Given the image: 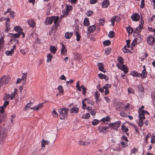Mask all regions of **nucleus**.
<instances>
[{"label": "nucleus", "mask_w": 155, "mask_h": 155, "mask_svg": "<svg viewBox=\"0 0 155 155\" xmlns=\"http://www.w3.org/2000/svg\"><path fill=\"white\" fill-rule=\"evenodd\" d=\"M98 75L100 79H102L104 78H105V77H106V76L103 75V74L100 73Z\"/></svg>", "instance_id": "62"}, {"label": "nucleus", "mask_w": 155, "mask_h": 155, "mask_svg": "<svg viewBox=\"0 0 155 155\" xmlns=\"http://www.w3.org/2000/svg\"><path fill=\"white\" fill-rule=\"evenodd\" d=\"M130 74L132 76L134 77H140V75L139 73H138L136 71H131Z\"/></svg>", "instance_id": "20"}, {"label": "nucleus", "mask_w": 155, "mask_h": 155, "mask_svg": "<svg viewBox=\"0 0 155 155\" xmlns=\"http://www.w3.org/2000/svg\"><path fill=\"white\" fill-rule=\"evenodd\" d=\"M105 23L104 19H101L99 20V24L100 25H103Z\"/></svg>", "instance_id": "45"}, {"label": "nucleus", "mask_w": 155, "mask_h": 155, "mask_svg": "<svg viewBox=\"0 0 155 155\" xmlns=\"http://www.w3.org/2000/svg\"><path fill=\"white\" fill-rule=\"evenodd\" d=\"M121 130L124 132H127L128 131L127 127L123 125L121 126Z\"/></svg>", "instance_id": "38"}, {"label": "nucleus", "mask_w": 155, "mask_h": 155, "mask_svg": "<svg viewBox=\"0 0 155 155\" xmlns=\"http://www.w3.org/2000/svg\"><path fill=\"white\" fill-rule=\"evenodd\" d=\"M99 120L96 119L94 120L92 122V124L94 125H96L99 123Z\"/></svg>", "instance_id": "52"}, {"label": "nucleus", "mask_w": 155, "mask_h": 155, "mask_svg": "<svg viewBox=\"0 0 155 155\" xmlns=\"http://www.w3.org/2000/svg\"><path fill=\"white\" fill-rule=\"evenodd\" d=\"M98 130L100 132H103V133H106L108 130V128L106 126L103 127L101 129H99Z\"/></svg>", "instance_id": "15"}, {"label": "nucleus", "mask_w": 155, "mask_h": 155, "mask_svg": "<svg viewBox=\"0 0 155 155\" xmlns=\"http://www.w3.org/2000/svg\"><path fill=\"white\" fill-rule=\"evenodd\" d=\"M120 115L123 117H127L126 114L123 112H121L120 113Z\"/></svg>", "instance_id": "61"}, {"label": "nucleus", "mask_w": 155, "mask_h": 155, "mask_svg": "<svg viewBox=\"0 0 155 155\" xmlns=\"http://www.w3.org/2000/svg\"><path fill=\"white\" fill-rule=\"evenodd\" d=\"M137 38H135L131 43L130 46L131 50H133V47H134L135 45L137 44Z\"/></svg>", "instance_id": "23"}, {"label": "nucleus", "mask_w": 155, "mask_h": 155, "mask_svg": "<svg viewBox=\"0 0 155 155\" xmlns=\"http://www.w3.org/2000/svg\"><path fill=\"white\" fill-rule=\"evenodd\" d=\"M138 88L139 91L142 93L144 91L143 88L141 85H139L138 86Z\"/></svg>", "instance_id": "39"}, {"label": "nucleus", "mask_w": 155, "mask_h": 155, "mask_svg": "<svg viewBox=\"0 0 155 155\" xmlns=\"http://www.w3.org/2000/svg\"><path fill=\"white\" fill-rule=\"evenodd\" d=\"M84 24L85 26H87L89 25L90 23L89 19L88 18H85L84 21Z\"/></svg>", "instance_id": "29"}, {"label": "nucleus", "mask_w": 155, "mask_h": 155, "mask_svg": "<svg viewBox=\"0 0 155 155\" xmlns=\"http://www.w3.org/2000/svg\"><path fill=\"white\" fill-rule=\"evenodd\" d=\"M130 125L134 127V129L135 130L136 132L139 134V131L138 130L137 127L134 124H130Z\"/></svg>", "instance_id": "43"}, {"label": "nucleus", "mask_w": 155, "mask_h": 155, "mask_svg": "<svg viewBox=\"0 0 155 155\" xmlns=\"http://www.w3.org/2000/svg\"><path fill=\"white\" fill-rule=\"evenodd\" d=\"M117 66L118 68L121 70L123 71L125 74H127L128 71V68L125 65L119 64H117Z\"/></svg>", "instance_id": "7"}, {"label": "nucleus", "mask_w": 155, "mask_h": 155, "mask_svg": "<svg viewBox=\"0 0 155 155\" xmlns=\"http://www.w3.org/2000/svg\"><path fill=\"white\" fill-rule=\"evenodd\" d=\"M96 29V27L94 25H91L88 28V33H91L94 32Z\"/></svg>", "instance_id": "16"}, {"label": "nucleus", "mask_w": 155, "mask_h": 155, "mask_svg": "<svg viewBox=\"0 0 155 155\" xmlns=\"http://www.w3.org/2000/svg\"><path fill=\"white\" fill-rule=\"evenodd\" d=\"M99 70L103 72H105V71H103L104 68L103 64L102 63H99L98 64Z\"/></svg>", "instance_id": "25"}, {"label": "nucleus", "mask_w": 155, "mask_h": 155, "mask_svg": "<svg viewBox=\"0 0 155 155\" xmlns=\"http://www.w3.org/2000/svg\"><path fill=\"white\" fill-rule=\"evenodd\" d=\"M131 18L133 21H137L139 20L140 18L139 15L137 13H134L131 16Z\"/></svg>", "instance_id": "12"}, {"label": "nucleus", "mask_w": 155, "mask_h": 155, "mask_svg": "<svg viewBox=\"0 0 155 155\" xmlns=\"http://www.w3.org/2000/svg\"><path fill=\"white\" fill-rule=\"evenodd\" d=\"M146 39L147 43L150 45H153L155 42V39L150 35Z\"/></svg>", "instance_id": "8"}, {"label": "nucleus", "mask_w": 155, "mask_h": 155, "mask_svg": "<svg viewBox=\"0 0 155 155\" xmlns=\"http://www.w3.org/2000/svg\"><path fill=\"white\" fill-rule=\"evenodd\" d=\"M110 120V118L109 117L107 116L105 117L102 118L101 119V121L103 122H105L106 121H108Z\"/></svg>", "instance_id": "40"}, {"label": "nucleus", "mask_w": 155, "mask_h": 155, "mask_svg": "<svg viewBox=\"0 0 155 155\" xmlns=\"http://www.w3.org/2000/svg\"><path fill=\"white\" fill-rule=\"evenodd\" d=\"M109 4V2L108 0H104L102 2V5L104 8L107 7Z\"/></svg>", "instance_id": "21"}, {"label": "nucleus", "mask_w": 155, "mask_h": 155, "mask_svg": "<svg viewBox=\"0 0 155 155\" xmlns=\"http://www.w3.org/2000/svg\"><path fill=\"white\" fill-rule=\"evenodd\" d=\"M59 19V17L58 16H53L51 17H48L46 19L45 24L46 25H51L54 21L55 25L54 26L51 28V30L55 31L58 26V22Z\"/></svg>", "instance_id": "1"}, {"label": "nucleus", "mask_w": 155, "mask_h": 155, "mask_svg": "<svg viewBox=\"0 0 155 155\" xmlns=\"http://www.w3.org/2000/svg\"><path fill=\"white\" fill-rule=\"evenodd\" d=\"M103 45L105 46H108L110 44V41L109 40H106L104 41Z\"/></svg>", "instance_id": "44"}, {"label": "nucleus", "mask_w": 155, "mask_h": 155, "mask_svg": "<svg viewBox=\"0 0 155 155\" xmlns=\"http://www.w3.org/2000/svg\"><path fill=\"white\" fill-rule=\"evenodd\" d=\"M14 29L16 31L18 32H21L22 31L21 28L19 26H15L14 28Z\"/></svg>", "instance_id": "26"}, {"label": "nucleus", "mask_w": 155, "mask_h": 155, "mask_svg": "<svg viewBox=\"0 0 155 155\" xmlns=\"http://www.w3.org/2000/svg\"><path fill=\"white\" fill-rule=\"evenodd\" d=\"M52 113V115L54 117H58V114L55 110H53Z\"/></svg>", "instance_id": "47"}, {"label": "nucleus", "mask_w": 155, "mask_h": 155, "mask_svg": "<svg viewBox=\"0 0 155 155\" xmlns=\"http://www.w3.org/2000/svg\"><path fill=\"white\" fill-rule=\"evenodd\" d=\"M27 73L23 74L21 79L23 81H24V82H25L26 81V78L27 77Z\"/></svg>", "instance_id": "37"}, {"label": "nucleus", "mask_w": 155, "mask_h": 155, "mask_svg": "<svg viewBox=\"0 0 155 155\" xmlns=\"http://www.w3.org/2000/svg\"><path fill=\"white\" fill-rule=\"evenodd\" d=\"M126 30L129 33H131L133 31L132 28L129 27L126 28Z\"/></svg>", "instance_id": "57"}, {"label": "nucleus", "mask_w": 155, "mask_h": 155, "mask_svg": "<svg viewBox=\"0 0 155 155\" xmlns=\"http://www.w3.org/2000/svg\"><path fill=\"white\" fill-rule=\"evenodd\" d=\"M60 119L63 120L68 115V110L66 108H61L58 110Z\"/></svg>", "instance_id": "2"}, {"label": "nucleus", "mask_w": 155, "mask_h": 155, "mask_svg": "<svg viewBox=\"0 0 155 155\" xmlns=\"http://www.w3.org/2000/svg\"><path fill=\"white\" fill-rule=\"evenodd\" d=\"M100 94V93L98 91H95L94 94L95 98H98V97H99Z\"/></svg>", "instance_id": "55"}, {"label": "nucleus", "mask_w": 155, "mask_h": 155, "mask_svg": "<svg viewBox=\"0 0 155 155\" xmlns=\"http://www.w3.org/2000/svg\"><path fill=\"white\" fill-rule=\"evenodd\" d=\"M118 62L120 64H122L123 63V59L121 57H118Z\"/></svg>", "instance_id": "51"}, {"label": "nucleus", "mask_w": 155, "mask_h": 155, "mask_svg": "<svg viewBox=\"0 0 155 155\" xmlns=\"http://www.w3.org/2000/svg\"><path fill=\"white\" fill-rule=\"evenodd\" d=\"M144 23V21L142 19L140 20V24L136 28L135 30V32L137 33H139L141 31L142 29L143 28V25Z\"/></svg>", "instance_id": "9"}, {"label": "nucleus", "mask_w": 155, "mask_h": 155, "mask_svg": "<svg viewBox=\"0 0 155 155\" xmlns=\"http://www.w3.org/2000/svg\"><path fill=\"white\" fill-rule=\"evenodd\" d=\"M12 35V37L13 38H18L19 37L20 35V32H18L16 34H10Z\"/></svg>", "instance_id": "32"}, {"label": "nucleus", "mask_w": 155, "mask_h": 155, "mask_svg": "<svg viewBox=\"0 0 155 155\" xmlns=\"http://www.w3.org/2000/svg\"><path fill=\"white\" fill-rule=\"evenodd\" d=\"M9 104V101H5L3 106H3V107H4L5 108L6 107V106L8 105Z\"/></svg>", "instance_id": "54"}, {"label": "nucleus", "mask_w": 155, "mask_h": 155, "mask_svg": "<svg viewBox=\"0 0 155 155\" xmlns=\"http://www.w3.org/2000/svg\"><path fill=\"white\" fill-rule=\"evenodd\" d=\"M115 18H116V17L114 16L111 19V22L112 23V25H113L114 24V21H115Z\"/></svg>", "instance_id": "63"}, {"label": "nucleus", "mask_w": 155, "mask_h": 155, "mask_svg": "<svg viewBox=\"0 0 155 155\" xmlns=\"http://www.w3.org/2000/svg\"><path fill=\"white\" fill-rule=\"evenodd\" d=\"M52 57V56L50 54H48L47 55V62H50L51 60Z\"/></svg>", "instance_id": "34"}, {"label": "nucleus", "mask_w": 155, "mask_h": 155, "mask_svg": "<svg viewBox=\"0 0 155 155\" xmlns=\"http://www.w3.org/2000/svg\"><path fill=\"white\" fill-rule=\"evenodd\" d=\"M16 94V93L15 92H14L12 93L10 95H9V99L10 100H13L15 98V96Z\"/></svg>", "instance_id": "31"}, {"label": "nucleus", "mask_w": 155, "mask_h": 155, "mask_svg": "<svg viewBox=\"0 0 155 155\" xmlns=\"http://www.w3.org/2000/svg\"><path fill=\"white\" fill-rule=\"evenodd\" d=\"M66 8L62 10L63 15L61 16V18L66 17L70 13V12L73 9V7L71 5H68L66 4Z\"/></svg>", "instance_id": "3"}, {"label": "nucleus", "mask_w": 155, "mask_h": 155, "mask_svg": "<svg viewBox=\"0 0 155 155\" xmlns=\"http://www.w3.org/2000/svg\"><path fill=\"white\" fill-rule=\"evenodd\" d=\"M138 113L139 115H138V117L139 119L144 120L145 119L144 114L143 112L142 111V110L140 108L138 110Z\"/></svg>", "instance_id": "14"}, {"label": "nucleus", "mask_w": 155, "mask_h": 155, "mask_svg": "<svg viewBox=\"0 0 155 155\" xmlns=\"http://www.w3.org/2000/svg\"><path fill=\"white\" fill-rule=\"evenodd\" d=\"M151 136L150 134L148 133V134L146 136L145 139V142L147 143V140Z\"/></svg>", "instance_id": "60"}, {"label": "nucleus", "mask_w": 155, "mask_h": 155, "mask_svg": "<svg viewBox=\"0 0 155 155\" xmlns=\"http://www.w3.org/2000/svg\"><path fill=\"white\" fill-rule=\"evenodd\" d=\"M128 92L129 94H134V90L133 89L131 88H128L127 89Z\"/></svg>", "instance_id": "48"}, {"label": "nucleus", "mask_w": 155, "mask_h": 155, "mask_svg": "<svg viewBox=\"0 0 155 155\" xmlns=\"http://www.w3.org/2000/svg\"><path fill=\"white\" fill-rule=\"evenodd\" d=\"M49 50L51 52L53 53V54H54L56 51L57 49L54 46H51L50 47Z\"/></svg>", "instance_id": "27"}, {"label": "nucleus", "mask_w": 155, "mask_h": 155, "mask_svg": "<svg viewBox=\"0 0 155 155\" xmlns=\"http://www.w3.org/2000/svg\"><path fill=\"white\" fill-rule=\"evenodd\" d=\"M73 35V33L72 32H66L65 34V37L66 39H68L70 38Z\"/></svg>", "instance_id": "22"}, {"label": "nucleus", "mask_w": 155, "mask_h": 155, "mask_svg": "<svg viewBox=\"0 0 155 155\" xmlns=\"http://www.w3.org/2000/svg\"><path fill=\"white\" fill-rule=\"evenodd\" d=\"M61 55L65 56L67 54V49L64 44H62V48L61 50Z\"/></svg>", "instance_id": "11"}, {"label": "nucleus", "mask_w": 155, "mask_h": 155, "mask_svg": "<svg viewBox=\"0 0 155 155\" xmlns=\"http://www.w3.org/2000/svg\"><path fill=\"white\" fill-rule=\"evenodd\" d=\"M120 124L121 121L119 120L114 123L110 124H109L112 127H114L115 129L117 130L120 127Z\"/></svg>", "instance_id": "10"}, {"label": "nucleus", "mask_w": 155, "mask_h": 155, "mask_svg": "<svg viewBox=\"0 0 155 155\" xmlns=\"http://www.w3.org/2000/svg\"><path fill=\"white\" fill-rule=\"evenodd\" d=\"M58 89L59 91V94L61 95H62L64 91L62 86L59 85L58 87Z\"/></svg>", "instance_id": "30"}, {"label": "nucleus", "mask_w": 155, "mask_h": 155, "mask_svg": "<svg viewBox=\"0 0 155 155\" xmlns=\"http://www.w3.org/2000/svg\"><path fill=\"white\" fill-rule=\"evenodd\" d=\"M122 50L124 53H128L130 52V51L129 50L126 48L125 45L122 48Z\"/></svg>", "instance_id": "36"}, {"label": "nucleus", "mask_w": 155, "mask_h": 155, "mask_svg": "<svg viewBox=\"0 0 155 155\" xmlns=\"http://www.w3.org/2000/svg\"><path fill=\"white\" fill-rule=\"evenodd\" d=\"M32 103L31 102H30V103H28L25 106V108H24V110H27V108H28L32 106Z\"/></svg>", "instance_id": "46"}, {"label": "nucleus", "mask_w": 155, "mask_h": 155, "mask_svg": "<svg viewBox=\"0 0 155 155\" xmlns=\"http://www.w3.org/2000/svg\"><path fill=\"white\" fill-rule=\"evenodd\" d=\"M110 49H111L110 48H108L105 49V54L106 55H107L110 54Z\"/></svg>", "instance_id": "49"}, {"label": "nucleus", "mask_w": 155, "mask_h": 155, "mask_svg": "<svg viewBox=\"0 0 155 155\" xmlns=\"http://www.w3.org/2000/svg\"><path fill=\"white\" fill-rule=\"evenodd\" d=\"M43 107V103H40L38 105L35 106L33 107H30V108L31 109H33L34 110H40L42 107Z\"/></svg>", "instance_id": "13"}, {"label": "nucleus", "mask_w": 155, "mask_h": 155, "mask_svg": "<svg viewBox=\"0 0 155 155\" xmlns=\"http://www.w3.org/2000/svg\"><path fill=\"white\" fill-rule=\"evenodd\" d=\"M50 143L49 141L43 140L41 142V146L42 147H45V145H48Z\"/></svg>", "instance_id": "24"}, {"label": "nucleus", "mask_w": 155, "mask_h": 155, "mask_svg": "<svg viewBox=\"0 0 155 155\" xmlns=\"http://www.w3.org/2000/svg\"><path fill=\"white\" fill-rule=\"evenodd\" d=\"M114 36V32L113 31H111L108 34V36L110 38H112Z\"/></svg>", "instance_id": "42"}, {"label": "nucleus", "mask_w": 155, "mask_h": 155, "mask_svg": "<svg viewBox=\"0 0 155 155\" xmlns=\"http://www.w3.org/2000/svg\"><path fill=\"white\" fill-rule=\"evenodd\" d=\"M140 75V77H141L142 78H145L147 76V73L146 69H143L141 73H139Z\"/></svg>", "instance_id": "17"}, {"label": "nucleus", "mask_w": 155, "mask_h": 155, "mask_svg": "<svg viewBox=\"0 0 155 155\" xmlns=\"http://www.w3.org/2000/svg\"><path fill=\"white\" fill-rule=\"evenodd\" d=\"M14 52L13 49H12L10 51H5V54L8 56L12 55Z\"/></svg>", "instance_id": "28"}, {"label": "nucleus", "mask_w": 155, "mask_h": 155, "mask_svg": "<svg viewBox=\"0 0 155 155\" xmlns=\"http://www.w3.org/2000/svg\"><path fill=\"white\" fill-rule=\"evenodd\" d=\"M75 34L76 36V40L77 41H79L81 39V35L77 31L75 32Z\"/></svg>", "instance_id": "33"}, {"label": "nucleus", "mask_w": 155, "mask_h": 155, "mask_svg": "<svg viewBox=\"0 0 155 155\" xmlns=\"http://www.w3.org/2000/svg\"><path fill=\"white\" fill-rule=\"evenodd\" d=\"M111 87V85L109 84H106L103 86V88L105 90H108Z\"/></svg>", "instance_id": "50"}, {"label": "nucleus", "mask_w": 155, "mask_h": 155, "mask_svg": "<svg viewBox=\"0 0 155 155\" xmlns=\"http://www.w3.org/2000/svg\"><path fill=\"white\" fill-rule=\"evenodd\" d=\"M9 99V94H6L4 97L3 98V100H6Z\"/></svg>", "instance_id": "58"}, {"label": "nucleus", "mask_w": 155, "mask_h": 155, "mask_svg": "<svg viewBox=\"0 0 155 155\" xmlns=\"http://www.w3.org/2000/svg\"><path fill=\"white\" fill-rule=\"evenodd\" d=\"M138 150L135 148H133L132 150L131 153L136 154L137 153Z\"/></svg>", "instance_id": "59"}, {"label": "nucleus", "mask_w": 155, "mask_h": 155, "mask_svg": "<svg viewBox=\"0 0 155 155\" xmlns=\"http://www.w3.org/2000/svg\"><path fill=\"white\" fill-rule=\"evenodd\" d=\"M10 17L12 18H13L15 16V13L13 11L10 12Z\"/></svg>", "instance_id": "64"}, {"label": "nucleus", "mask_w": 155, "mask_h": 155, "mask_svg": "<svg viewBox=\"0 0 155 155\" xmlns=\"http://www.w3.org/2000/svg\"><path fill=\"white\" fill-rule=\"evenodd\" d=\"M150 142L152 143L155 142V136L153 135L151 136Z\"/></svg>", "instance_id": "53"}, {"label": "nucleus", "mask_w": 155, "mask_h": 155, "mask_svg": "<svg viewBox=\"0 0 155 155\" xmlns=\"http://www.w3.org/2000/svg\"><path fill=\"white\" fill-rule=\"evenodd\" d=\"M10 77L9 76H4L1 79L0 82V87L3 84H7L10 80Z\"/></svg>", "instance_id": "5"}, {"label": "nucleus", "mask_w": 155, "mask_h": 155, "mask_svg": "<svg viewBox=\"0 0 155 155\" xmlns=\"http://www.w3.org/2000/svg\"><path fill=\"white\" fill-rule=\"evenodd\" d=\"M72 113L76 114L79 111L78 108L76 107H72L70 110Z\"/></svg>", "instance_id": "18"}, {"label": "nucleus", "mask_w": 155, "mask_h": 155, "mask_svg": "<svg viewBox=\"0 0 155 155\" xmlns=\"http://www.w3.org/2000/svg\"><path fill=\"white\" fill-rule=\"evenodd\" d=\"M28 23L29 25L31 27L34 28L35 25V22L32 19H30L28 20Z\"/></svg>", "instance_id": "19"}, {"label": "nucleus", "mask_w": 155, "mask_h": 155, "mask_svg": "<svg viewBox=\"0 0 155 155\" xmlns=\"http://www.w3.org/2000/svg\"><path fill=\"white\" fill-rule=\"evenodd\" d=\"M93 13V12L92 11H88L87 12L86 14L88 16H91Z\"/></svg>", "instance_id": "56"}, {"label": "nucleus", "mask_w": 155, "mask_h": 155, "mask_svg": "<svg viewBox=\"0 0 155 155\" xmlns=\"http://www.w3.org/2000/svg\"><path fill=\"white\" fill-rule=\"evenodd\" d=\"M86 101V102L88 104H89L91 105H93L94 104V102L91 100H90L88 98H84V99L82 101V108L84 109H85L86 108V107L87 106L86 104L85 103V102Z\"/></svg>", "instance_id": "6"}, {"label": "nucleus", "mask_w": 155, "mask_h": 155, "mask_svg": "<svg viewBox=\"0 0 155 155\" xmlns=\"http://www.w3.org/2000/svg\"><path fill=\"white\" fill-rule=\"evenodd\" d=\"M144 123L143 120L139 119L138 121V126L140 127H141L143 125Z\"/></svg>", "instance_id": "41"}, {"label": "nucleus", "mask_w": 155, "mask_h": 155, "mask_svg": "<svg viewBox=\"0 0 155 155\" xmlns=\"http://www.w3.org/2000/svg\"><path fill=\"white\" fill-rule=\"evenodd\" d=\"M7 130L3 129L0 130V144H2L5 140L7 135Z\"/></svg>", "instance_id": "4"}, {"label": "nucleus", "mask_w": 155, "mask_h": 155, "mask_svg": "<svg viewBox=\"0 0 155 155\" xmlns=\"http://www.w3.org/2000/svg\"><path fill=\"white\" fill-rule=\"evenodd\" d=\"M90 115L89 114L87 113L86 114H84L82 116V118L85 119H88L90 117Z\"/></svg>", "instance_id": "35"}]
</instances>
